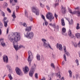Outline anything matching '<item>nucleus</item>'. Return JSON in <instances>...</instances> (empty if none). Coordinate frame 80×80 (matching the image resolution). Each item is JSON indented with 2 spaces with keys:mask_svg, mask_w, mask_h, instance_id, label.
I'll list each match as a JSON object with an SVG mask.
<instances>
[{
  "mask_svg": "<svg viewBox=\"0 0 80 80\" xmlns=\"http://www.w3.org/2000/svg\"><path fill=\"white\" fill-rule=\"evenodd\" d=\"M13 35L15 36L14 38H13L12 37L9 36L8 37V38L11 42H13V44L14 47L17 51L18 50V45H15L14 42H17L20 40V33L19 32H16L14 33Z\"/></svg>",
  "mask_w": 80,
  "mask_h": 80,
  "instance_id": "1",
  "label": "nucleus"
},
{
  "mask_svg": "<svg viewBox=\"0 0 80 80\" xmlns=\"http://www.w3.org/2000/svg\"><path fill=\"white\" fill-rule=\"evenodd\" d=\"M42 40L43 42V46L46 48H50L51 50H53V48L51 47V46L49 43L47 42V40L44 39H42Z\"/></svg>",
  "mask_w": 80,
  "mask_h": 80,
  "instance_id": "2",
  "label": "nucleus"
},
{
  "mask_svg": "<svg viewBox=\"0 0 80 80\" xmlns=\"http://www.w3.org/2000/svg\"><path fill=\"white\" fill-rule=\"evenodd\" d=\"M34 34L33 32H27V34H25V37H27L29 39H32L33 37Z\"/></svg>",
  "mask_w": 80,
  "mask_h": 80,
  "instance_id": "3",
  "label": "nucleus"
},
{
  "mask_svg": "<svg viewBox=\"0 0 80 80\" xmlns=\"http://www.w3.org/2000/svg\"><path fill=\"white\" fill-rule=\"evenodd\" d=\"M35 67H36V65L35 64H34V66L32 67L29 73V75L30 77H33V74L35 70Z\"/></svg>",
  "mask_w": 80,
  "mask_h": 80,
  "instance_id": "4",
  "label": "nucleus"
},
{
  "mask_svg": "<svg viewBox=\"0 0 80 80\" xmlns=\"http://www.w3.org/2000/svg\"><path fill=\"white\" fill-rule=\"evenodd\" d=\"M46 17L48 19L50 20V22H52V20L54 19V17H53V14L51 12H48L47 13Z\"/></svg>",
  "mask_w": 80,
  "mask_h": 80,
  "instance_id": "5",
  "label": "nucleus"
},
{
  "mask_svg": "<svg viewBox=\"0 0 80 80\" xmlns=\"http://www.w3.org/2000/svg\"><path fill=\"white\" fill-rule=\"evenodd\" d=\"M68 10L71 14H76L78 17H79L80 16V12L79 11H74L73 12H72V10H71L70 8H68Z\"/></svg>",
  "mask_w": 80,
  "mask_h": 80,
  "instance_id": "6",
  "label": "nucleus"
},
{
  "mask_svg": "<svg viewBox=\"0 0 80 80\" xmlns=\"http://www.w3.org/2000/svg\"><path fill=\"white\" fill-rule=\"evenodd\" d=\"M28 53L29 57H28V60L29 62V65L30 67H31L30 66L31 65V62H32V59L30 58V56L31 55L32 56V58H33V55H32V52H31V51H29Z\"/></svg>",
  "mask_w": 80,
  "mask_h": 80,
  "instance_id": "7",
  "label": "nucleus"
},
{
  "mask_svg": "<svg viewBox=\"0 0 80 80\" xmlns=\"http://www.w3.org/2000/svg\"><path fill=\"white\" fill-rule=\"evenodd\" d=\"M32 11L33 13H35L36 15H39V11L38 10V8L37 7H32Z\"/></svg>",
  "mask_w": 80,
  "mask_h": 80,
  "instance_id": "8",
  "label": "nucleus"
},
{
  "mask_svg": "<svg viewBox=\"0 0 80 80\" xmlns=\"http://www.w3.org/2000/svg\"><path fill=\"white\" fill-rule=\"evenodd\" d=\"M16 72L18 75H20L21 73H22V71L20 70V69L18 68H16L15 69Z\"/></svg>",
  "mask_w": 80,
  "mask_h": 80,
  "instance_id": "9",
  "label": "nucleus"
},
{
  "mask_svg": "<svg viewBox=\"0 0 80 80\" xmlns=\"http://www.w3.org/2000/svg\"><path fill=\"white\" fill-rule=\"evenodd\" d=\"M3 59L4 62L7 63L8 62V58L7 56H5V57L4 56Z\"/></svg>",
  "mask_w": 80,
  "mask_h": 80,
  "instance_id": "10",
  "label": "nucleus"
},
{
  "mask_svg": "<svg viewBox=\"0 0 80 80\" xmlns=\"http://www.w3.org/2000/svg\"><path fill=\"white\" fill-rule=\"evenodd\" d=\"M32 26H30L29 27H27L26 28L25 30L26 32H30L32 30Z\"/></svg>",
  "mask_w": 80,
  "mask_h": 80,
  "instance_id": "11",
  "label": "nucleus"
},
{
  "mask_svg": "<svg viewBox=\"0 0 80 80\" xmlns=\"http://www.w3.org/2000/svg\"><path fill=\"white\" fill-rule=\"evenodd\" d=\"M23 70L24 69H23ZM24 70V73H28V71H29V68L27 66L25 67Z\"/></svg>",
  "mask_w": 80,
  "mask_h": 80,
  "instance_id": "12",
  "label": "nucleus"
},
{
  "mask_svg": "<svg viewBox=\"0 0 80 80\" xmlns=\"http://www.w3.org/2000/svg\"><path fill=\"white\" fill-rule=\"evenodd\" d=\"M62 9H61V12L62 14H65L66 13V8L62 6Z\"/></svg>",
  "mask_w": 80,
  "mask_h": 80,
  "instance_id": "13",
  "label": "nucleus"
},
{
  "mask_svg": "<svg viewBox=\"0 0 80 80\" xmlns=\"http://www.w3.org/2000/svg\"><path fill=\"white\" fill-rule=\"evenodd\" d=\"M64 52H65V54H66L67 56L68 57L70 56V54L68 52H67V50H66V47H65L64 48Z\"/></svg>",
  "mask_w": 80,
  "mask_h": 80,
  "instance_id": "14",
  "label": "nucleus"
},
{
  "mask_svg": "<svg viewBox=\"0 0 80 80\" xmlns=\"http://www.w3.org/2000/svg\"><path fill=\"white\" fill-rule=\"evenodd\" d=\"M58 48L59 50H61V51H62V50H63V48H62V45L60 44L59 45H57V47L58 48Z\"/></svg>",
  "mask_w": 80,
  "mask_h": 80,
  "instance_id": "15",
  "label": "nucleus"
},
{
  "mask_svg": "<svg viewBox=\"0 0 80 80\" xmlns=\"http://www.w3.org/2000/svg\"><path fill=\"white\" fill-rule=\"evenodd\" d=\"M6 67L9 70V72H11V71H12V69H11V67L8 64H7L6 65Z\"/></svg>",
  "mask_w": 80,
  "mask_h": 80,
  "instance_id": "16",
  "label": "nucleus"
},
{
  "mask_svg": "<svg viewBox=\"0 0 80 80\" xmlns=\"http://www.w3.org/2000/svg\"><path fill=\"white\" fill-rule=\"evenodd\" d=\"M20 25H22L23 26V27H27V24L25 22H20Z\"/></svg>",
  "mask_w": 80,
  "mask_h": 80,
  "instance_id": "17",
  "label": "nucleus"
},
{
  "mask_svg": "<svg viewBox=\"0 0 80 80\" xmlns=\"http://www.w3.org/2000/svg\"><path fill=\"white\" fill-rule=\"evenodd\" d=\"M44 21V22L45 24H44V22H43V26L45 25V26L47 27L48 25V22H47V21L46 20H45Z\"/></svg>",
  "mask_w": 80,
  "mask_h": 80,
  "instance_id": "18",
  "label": "nucleus"
},
{
  "mask_svg": "<svg viewBox=\"0 0 80 80\" xmlns=\"http://www.w3.org/2000/svg\"><path fill=\"white\" fill-rule=\"evenodd\" d=\"M37 60L40 61V56L39 54H37L36 56Z\"/></svg>",
  "mask_w": 80,
  "mask_h": 80,
  "instance_id": "19",
  "label": "nucleus"
},
{
  "mask_svg": "<svg viewBox=\"0 0 80 80\" xmlns=\"http://www.w3.org/2000/svg\"><path fill=\"white\" fill-rule=\"evenodd\" d=\"M67 20H68L69 23V25H72L73 24V19H72L71 20L69 21L68 19H66Z\"/></svg>",
  "mask_w": 80,
  "mask_h": 80,
  "instance_id": "20",
  "label": "nucleus"
},
{
  "mask_svg": "<svg viewBox=\"0 0 80 80\" xmlns=\"http://www.w3.org/2000/svg\"><path fill=\"white\" fill-rule=\"evenodd\" d=\"M8 22V21L7 20V21H4V26L5 27H7V23Z\"/></svg>",
  "mask_w": 80,
  "mask_h": 80,
  "instance_id": "21",
  "label": "nucleus"
},
{
  "mask_svg": "<svg viewBox=\"0 0 80 80\" xmlns=\"http://www.w3.org/2000/svg\"><path fill=\"white\" fill-rule=\"evenodd\" d=\"M60 72H58V73H56V77H59V79H60Z\"/></svg>",
  "mask_w": 80,
  "mask_h": 80,
  "instance_id": "22",
  "label": "nucleus"
},
{
  "mask_svg": "<svg viewBox=\"0 0 80 80\" xmlns=\"http://www.w3.org/2000/svg\"><path fill=\"white\" fill-rule=\"evenodd\" d=\"M61 24L62 26H65V22L63 19H61Z\"/></svg>",
  "mask_w": 80,
  "mask_h": 80,
  "instance_id": "23",
  "label": "nucleus"
},
{
  "mask_svg": "<svg viewBox=\"0 0 80 80\" xmlns=\"http://www.w3.org/2000/svg\"><path fill=\"white\" fill-rule=\"evenodd\" d=\"M69 73V77L70 78L72 77V72L70 70H69L68 71Z\"/></svg>",
  "mask_w": 80,
  "mask_h": 80,
  "instance_id": "24",
  "label": "nucleus"
},
{
  "mask_svg": "<svg viewBox=\"0 0 80 80\" xmlns=\"http://www.w3.org/2000/svg\"><path fill=\"white\" fill-rule=\"evenodd\" d=\"M53 73L52 72L50 75L48 76L49 77V79H50V78H52L53 77Z\"/></svg>",
  "mask_w": 80,
  "mask_h": 80,
  "instance_id": "25",
  "label": "nucleus"
},
{
  "mask_svg": "<svg viewBox=\"0 0 80 80\" xmlns=\"http://www.w3.org/2000/svg\"><path fill=\"white\" fill-rule=\"evenodd\" d=\"M77 38H80V34L79 33H77L75 34Z\"/></svg>",
  "mask_w": 80,
  "mask_h": 80,
  "instance_id": "26",
  "label": "nucleus"
},
{
  "mask_svg": "<svg viewBox=\"0 0 80 80\" xmlns=\"http://www.w3.org/2000/svg\"><path fill=\"white\" fill-rule=\"evenodd\" d=\"M8 77L10 79V80H12V79H13V78L12 76V75H11V74H9L8 75Z\"/></svg>",
  "mask_w": 80,
  "mask_h": 80,
  "instance_id": "27",
  "label": "nucleus"
},
{
  "mask_svg": "<svg viewBox=\"0 0 80 80\" xmlns=\"http://www.w3.org/2000/svg\"><path fill=\"white\" fill-rule=\"evenodd\" d=\"M62 34H63V33H65L66 32V29L64 28H63L62 29Z\"/></svg>",
  "mask_w": 80,
  "mask_h": 80,
  "instance_id": "28",
  "label": "nucleus"
},
{
  "mask_svg": "<svg viewBox=\"0 0 80 80\" xmlns=\"http://www.w3.org/2000/svg\"><path fill=\"white\" fill-rule=\"evenodd\" d=\"M12 17L13 18H16V16H15V11H13V14L12 15Z\"/></svg>",
  "mask_w": 80,
  "mask_h": 80,
  "instance_id": "29",
  "label": "nucleus"
},
{
  "mask_svg": "<svg viewBox=\"0 0 80 80\" xmlns=\"http://www.w3.org/2000/svg\"><path fill=\"white\" fill-rule=\"evenodd\" d=\"M68 35L69 37H71L72 36V31L70 29L69 30Z\"/></svg>",
  "mask_w": 80,
  "mask_h": 80,
  "instance_id": "30",
  "label": "nucleus"
},
{
  "mask_svg": "<svg viewBox=\"0 0 80 80\" xmlns=\"http://www.w3.org/2000/svg\"><path fill=\"white\" fill-rule=\"evenodd\" d=\"M1 45H2V47H5L6 46V45L5 44V43L3 42H1Z\"/></svg>",
  "mask_w": 80,
  "mask_h": 80,
  "instance_id": "31",
  "label": "nucleus"
},
{
  "mask_svg": "<svg viewBox=\"0 0 80 80\" xmlns=\"http://www.w3.org/2000/svg\"><path fill=\"white\" fill-rule=\"evenodd\" d=\"M3 26L2 23L1 22H0V29H2V28H3Z\"/></svg>",
  "mask_w": 80,
  "mask_h": 80,
  "instance_id": "32",
  "label": "nucleus"
},
{
  "mask_svg": "<svg viewBox=\"0 0 80 80\" xmlns=\"http://www.w3.org/2000/svg\"><path fill=\"white\" fill-rule=\"evenodd\" d=\"M51 66L52 67V68H53L55 69V65H54V63H51Z\"/></svg>",
  "mask_w": 80,
  "mask_h": 80,
  "instance_id": "33",
  "label": "nucleus"
},
{
  "mask_svg": "<svg viewBox=\"0 0 80 80\" xmlns=\"http://www.w3.org/2000/svg\"><path fill=\"white\" fill-rule=\"evenodd\" d=\"M77 25L76 27V29H77V30H78V29H80V27H79V23H77Z\"/></svg>",
  "mask_w": 80,
  "mask_h": 80,
  "instance_id": "34",
  "label": "nucleus"
},
{
  "mask_svg": "<svg viewBox=\"0 0 80 80\" xmlns=\"http://www.w3.org/2000/svg\"><path fill=\"white\" fill-rule=\"evenodd\" d=\"M52 27H53V28H56V24H55V23H54L52 24Z\"/></svg>",
  "mask_w": 80,
  "mask_h": 80,
  "instance_id": "35",
  "label": "nucleus"
},
{
  "mask_svg": "<svg viewBox=\"0 0 80 80\" xmlns=\"http://www.w3.org/2000/svg\"><path fill=\"white\" fill-rule=\"evenodd\" d=\"M64 59L65 61H67V58L65 54H64Z\"/></svg>",
  "mask_w": 80,
  "mask_h": 80,
  "instance_id": "36",
  "label": "nucleus"
},
{
  "mask_svg": "<svg viewBox=\"0 0 80 80\" xmlns=\"http://www.w3.org/2000/svg\"><path fill=\"white\" fill-rule=\"evenodd\" d=\"M25 15H26V17H27V16H28V12H27L26 10L25 11Z\"/></svg>",
  "mask_w": 80,
  "mask_h": 80,
  "instance_id": "37",
  "label": "nucleus"
},
{
  "mask_svg": "<svg viewBox=\"0 0 80 80\" xmlns=\"http://www.w3.org/2000/svg\"><path fill=\"white\" fill-rule=\"evenodd\" d=\"M40 6L41 7H44V5L42 4V3L41 2H40Z\"/></svg>",
  "mask_w": 80,
  "mask_h": 80,
  "instance_id": "38",
  "label": "nucleus"
},
{
  "mask_svg": "<svg viewBox=\"0 0 80 80\" xmlns=\"http://www.w3.org/2000/svg\"><path fill=\"white\" fill-rule=\"evenodd\" d=\"M42 18L43 20H44V21L45 20V17L43 15H42Z\"/></svg>",
  "mask_w": 80,
  "mask_h": 80,
  "instance_id": "39",
  "label": "nucleus"
},
{
  "mask_svg": "<svg viewBox=\"0 0 80 80\" xmlns=\"http://www.w3.org/2000/svg\"><path fill=\"white\" fill-rule=\"evenodd\" d=\"M76 62L77 64V65H78L79 64L78 63V59H76Z\"/></svg>",
  "mask_w": 80,
  "mask_h": 80,
  "instance_id": "40",
  "label": "nucleus"
},
{
  "mask_svg": "<svg viewBox=\"0 0 80 80\" xmlns=\"http://www.w3.org/2000/svg\"><path fill=\"white\" fill-rule=\"evenodd\" d=\"M75 77H76V78H77H77H78V74H76Z\"/></svg>",
  "mask_w": 80,
  "mask_h": 80,
  "instance_id": "41",
  "label": "nucleus"
},
{
  "mask_svg": "<svg viewBox=\"0 0 80 80\" xmlns=\"http://www.w3.org/2000/svg\"><path fill=\"white\" fill-rule=\"evenodd\" d=\"M35 77L36 78H38V74L37 73H36L35 74Z\"/></svg>",
  "mask_w": 80,
  "mask_h": 80,
  "instance_id": "42",
  "label": "nucleus"
},
{
  "mask_svg": "<svg viewBox=\"0 0 80 80\" xmlns=\"http://www.w3.org/2000/svg\"><path fill=\"white\" fill-rule=\"evenodd\" d=\"M7 10L8 12H9V13H11V10H10V9H9V8H7Z\"/></svg>",
  "mask_w": 80,
  "mask_h": 80,
  "instance_id": "43",
  "label": "nucleus"
},
{
  "mask_svg": "<svg viewBox=\"0 0 80 80\" xmlns=\"http://www.w3.org/2000/svg\"><path fill=\"white\" fill-rule=\"evenodd\" d=\"M4 6L5 7H7V6L8 5V4H7V3L6 2H5L4 3Z\"/></svg>",
  "mask_w": 80,
  "mask_h": 80,
  "instance_id": "44",
  "label": "nucleus"
},
{
  "mask_svg": "<svg viewBox=\"0 0 80 80\" xmlns=\"http://www.w3.org/2000/svg\"><path fill=\"white\" fill-rule=\"evenodd\" d=\"M7 20V18L4 17V19H3L4 22V21H7V20Z\"/></svg>",
  "mask_w": 80,
  "mask_h": 80,
  "instance_id": "45",
  "label": "nucleus"
},
{
  "mask_svg": "<svg viewBox=\"0 0 80 80\" xmlns=\"http://www.w3.org/2000/svg\"><path fill=\"white\" fill-rule=\"evenodd\" d=\"M54 16L57 19V18L58 17V15L56 14V13H55L54 14Z\"/></svg>",
  "mask_w": 80,
  "mask_h": 80,
  "instance_id": "46",
  "label": "nucleus"
},
{
  "mask_svg": "<svg viewBox=\"0 0 80 80\" xmlns=\"http://www.w3.org/2000/svg\"><path fill=\"white\" fill-rule=\"evenodd\" d=\"M2 15L3 17H5V13L3 12H2Z\"/></svg>",
  "mask_w": 80,
  "mask_h": 80,
  "instance_id": "47",
  "label": "nucleus"
},
{
  "mask_svg": "<svg viewBox=\"0 0 80 80\" xmlns=\"http://www.w3.org/2000/svg\"><path fill=\"white\" fill-rule=\"evenodd\" d=\"M29 19H30V20L31 21H33V18H32V17H29Z\"/></svg>",
  "mask_w": 80,
  "mask_h": 80,
  "instance_id": "48",
  "label": "nucleus"
},
{
  "mask_svg": "<svg viewBox=\"0 0 80 80\" xmlns=\"http://www.w3.org/2000/svg\"><path fill=\"white\" fill-rule=\"evenodd\" d=\"M57 30L58 31V30L59 29V26H57L56 27Z\"/></svg>",
  "mask_w": 80,
  "mask_h": 80,
  "instance_id": "49",
  "label": "nucleus"
},
{
  "mask_svg": "<svg viewBox=\"0 0 80 80\" xmlns=\"http://www.w3.org/2000/svg\"><path fill=\"white\" fill-rule=\"evenodd\" d=\"M75 10H79L80 9V8L79 7H77L76 8H74Z\"/></svg>",
  "mask_w": 80,
  "mask_h": 80,
  "instance_id": "50",
  "label": "nucleus"
},
{
  "mask_svg": "<svg viewBox=\"0 0 80 80\" xmlns=\"http://www.w3.org/2000/svg\"><path fill=\"white\" fill-rule=\"evenodd\" d=\"M23 47V46L22 45H20L19 46V48H18V50L19 49V48H21Z\"/></svg>",
  "mask_w": 80,
  "mask_h": 80,
  "instance_id": "51",
  "label": "nucleus"
},
{
  "mask_svg": "<svg viewBox=\"0 0 80 80\" xmlns=\"http://www.w3.org/2000/svg\"><path fill=\"white\" fill-rule=\"evenodd\" d=\"M65 65V61H63L62 62V65Z\"/></svg>",
  "mask_w": 80,
  "mask_h": 80,
  "instance_id": "52",
  "label": "nucleus"
},
{
  "mask_svg": "<svg viewBox=\"0 0 80 80\" xmlns=\"http://www.w3.org/2000/svg\"><path fill=\"white\" fill-rule=\"evenodd\" d=\"M2 33V29H0V35H1Z\"/></svg>",
  "mask_w": 80,
  "mask_h": 80,
  "instance_id": "53",
  "label": "nucleus"
},
{
  "mask_svg": "<svg viewBox=\"0 0 80 80\" xmlns=\"http://www.w3.org/2000/svg\"><path fill=\"white\" fill-rule=\"evenodd\" d=\"M50 39H51L52 40H53V37L51 36L50 37Z\"/></svg>",
  "mask_w": 80,
  "mask_h": 80,
  "instance_id": "54",
  "label": "nucleus"
},
{
  "mask_svg": "<svg viewBox=\"0 0 80 80\" xmlns=\"http://www.w3.org/2000/svg\"><path fill=\"white\" fill-rule=\"evenodd\" d=\"M46 7H47V9H48V10H50V8H49V6H47Z\"/></svg>",
  "mask_w": 80,
  "mask_h": 80,
  "instance_id": "55",
  "label": "nucleus"
},
{
  "mask_svg": "<svg viewBox=\"0 0 80 80\" xmlns=\"http://www.w3.org/2000/svg\"><path fill=\"white\" fill-rule=\"evenodd\" d=\"M16 60H18V56L17 55L16 57Z\"/></svg>",
  "mask_w": 80,
  "mask_h": 80,
  "instance_id": "56",
  "label": "nucleus"
},
{
  "mask_svg": "<svg viewBox=\"0 0 80 80\" xmlns=\"http://www.w3.org/2000/svg\"><path fill=\"white\" fill-rule=\"evenodd\" d=\"M7 34H8V28H7Z\"/></svg>",
  "mask_w": 80,
  "mask_h": 80,
  "instance_id": "57",
  "label": "nucleus"
},
{
  "mask_svg": "<svg viewBox=\"0 0 80 80\" xmlns=\"http://www.w3.org/2000/svg\"><path fill=\"white\" fill-rule=\"evenodd\" d=\"M49 25H50V26H52H52H53V24L52 23H49Z\"/></svg>",
  "mask_w": 80,
  "mask_h": 80,
  "instance_id": "58",
  "label": "nucleus"
},
{
  "mask_svg": "<svg viewBox=\"0 0 80 80\" xmlns=\"http://www.w3.org/2000/svg\"><path fill=\"white\" fill-rule=\"evenodd\" d=\"M18 8H19V7L18 6H16V10H18Z\"/></svg>",
  "mask_w": 80,
  "mask_h": 80,
  "instance_id": "59",
  "label": "nucleus"
},
{
  "mask_svg": "<svg viewBox=\"0 0 80 80\" xmlns=\"http://www.w3.org/2000/svg\"><path fill=\"white\" fill-rule=\"evenodd\" d=\"M13 0H10V3H12V2H13Z\"/></svg>",
  "mask_w": 80,
  "mask_h": 80,
  "instance_id": "60",
  "label": "nucleus"
},
{
  "mask_svg": "<svg viewBox=\"0 0 80 80\" xmlns=\"http://www.w3.org/2000/svg\"><path fill=\"white\" fill-rule=\"evenodd\" d=\"M58 5V3H57L55 4V6H57V5Z\"/></svg>",
  "mask_w": 80,
  "mask_h": 80,
  "instance_id": "61",
  "label": "nucleus"
},
{
  "mask_svg": "<svg viewBox=\"0 0 80 80\" xmlns=\"http://www.w3.org/2000/svg\"><path fill=\"white\" fill-rule=\"evenodd\" d=\"M71 38H74V36L73 35H72V36L71 35Z\"/></svg>",
  "mask_w": 80,
  "mask_h": 80,
  "instance_id": "62",
  "label": "nucleus"
},
{
  "mask_svg": "<svg viewBox=\"0 0 80 80\" xmlns=\"http://www.w3.org/2000/svg\"><path fill=\"white\" fill-rule=\"evenodd\" d=\"M56 2H59V0H55Z\"/></svg>",
  "mask_w": 80,
  "mask_h": 80,
  "instance_id": "63",
  "label": "nucleus"
},
{
  "mask_svg": "<svg viewBox=\"0 0 80 80\" xmlns=\"http://www.w3.org/2000/svg\"><path fill=\"white\" fill-rule=\"evenodd\" d=\"M6 76V75H4V76L3 77V79H4V78H5V77Z\"/></svg>",
  "mask_w": 80,
  "mask_h": 80,
  "instance_id": "64",
  "label": "nucleus"
}]
</instances>
